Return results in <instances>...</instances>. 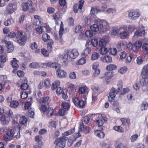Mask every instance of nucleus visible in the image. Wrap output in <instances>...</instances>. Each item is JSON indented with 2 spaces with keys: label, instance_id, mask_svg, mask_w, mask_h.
<instances>
[{
  "label": "nucleus",
  "instance_id": "f257e3e1",
  "mask_svg": "<svg viewBox=\"0 0 148 148\" xmlns=\"http://www.w3.org/2000/svg\"><path fill=\"white\" fill-rule=\"evenodd\" d=\"M18 128L19 131L15 137H14L15 133L14 129L13 128H9L4 136V140L6 141H8L12 139L16 140L18 138H19L20 136V132L21 130V127L20 126L18 125Z\"/></svg>",
  "mask_w": 148,
  "mask_h": 148
},
{
  "label": "nucleus",
  "instance_id": "f03ea898",
  "mask_svg": "<svg viewBox=\"0 0 148 148\" xmlns=\"http://www.w3.org/2000/svg\"><path fill=\"white\" fill-rule=\"evenodd\" d=\"M79 55V53L75 49H73L72 50H69L67 51L66 54H64L63 58L66 60H70L71 59H75Z\"/></svg>",
  "mask_w": 148,
  "mask_h": 148
},
{
  "label": "nucleus",
  "instance_id": "7ed1b4c3",
  "mask_svg": "<svg viewBox=\"0 0 148 148\" xmlns=\"http://www.w3.org/2000/svg\"><path fill=\"white\" fill-rule=\"evenodd\" d=\"M16 38L17 39V42L21 46H23L27 39V37L26 35H23L22 31H18L16 34Z\"/></svg>",
  "mask_w": 148,
  "mask_h": 148
},
{
  "label": "nucleus",
  "instance_id": "20e7f679",
  "mask_svg": "<svg viewBox=\"0 0 148 148\" xmlns=\"http://www.w3.org/2000/svg\"><path fill=\"white\" fill-rule=\"evenodd\" d=\"M66 138L63 136L56 139L54 142L56 145L55 148H64L66 143Z\"/></svg>",
  "mask_w": 148,
  "mask_h": 148
},
{
  "label": "nucleus",
  "instance_id": "39448f33",
  "mask_svg": "<svg viewBox=\"0 0 148 148\" xmlns=\"http://www.w3.org/2000/svg\"><path fill=\"white\" fill-rule=\"evenodd\" d=\"M32 2L31 1H28L26 2L23 3L21 6L23 10L24 11H26L28 10V12L29 13L33 12L35 11V8L32 7Z\"/></svg>",
  "mask_w": 148,
  "mask_h": 148
},
{
  "label": "nucleus",
  "instance_id": "423d86ee",
  "mask_svg": "<svg viewBox=\"0 0 148 148\" xmlns=\"http://www.w3.org/2000/svg\"><path fill=\"white\" fill-rule=\"evenodd\" d=\"M120 90V88H118L116 89L114 87H112L110 90L108 99L109 101L111 102L114 101V98L115 97L116 95Z\"/></svg>",
  "mask_w": 148,
  "mask_h": 148
},
{
  "label": "nucleus",
  "instance_id": "0eeeda50",
  "mask_svg": "<svg viewBox=\"0 0 148 148\" xmlns=\"http://www.w3.org/2000/svg\"><path fill=\"white\" fill-rule=\"evenodd\" d=\"M140 16L139 12L136 10H131L129 12L128 18L132 20L138 19Z\"/></svg>",
  "mask_w": 148,
  "mask_h": 148
},
{
  "label": "nucleus",
  "instance_id": "6e6552de",
  "mask_svg": "<svg viewBox=\"0 0 148 148\" xmlns=\"http://www.w3.org/2000/svg\"><path fill=\"white\" fill-rule=\"evenodd\" d=\"M99 24L100 27L101 32H103L108 28V23L104 20H98Z\"/></svg>",
  "mask_w": 148,
  "mask_h": 148
},
{
  "label": "nucleus",
  "instance_id": "1a4fd4ad",
  "mask_svg": "<svg viewBox=\"0 0 148 148\" xmlns=\"http://www.w3.org/2000/svg\"><path fill=\"white\" fill-rule=\"evenodd\" d=\"M84 1L83 0H80L79 1V4H75L73 7L74 12L77 13L78 9L81 10L84 5Z\"/></svg>",
  "mask_w": 148,
  "mask_h": 148
},
{
  "label": "nucleus",
  "instance_id": "9d476101",
  "mask_svg": "<svg viewBox=\"0 0 148 148\" xmlns=\"http://www.w3.org/2000/svg\"><path fill=\"white\" fill-rule=\"evenodd\" d=\"M0 120L2 124L4 125L8 124L10 120V118L7 116L2 115L0 117Z\"/></svg>",
  "mask_w": 148,
  "mask_h": 148
},
{
  "label": "nucleus",
  "instance_id": "9b49d317",
  "mask_svg": "<svg viewBox=\"0 0 148 148\" xmlns=\"http://www.w3.org/2000/svg\"><path fill=\"white\" fill-rule=\"evenodd\" d=\"M16 9L15 5L12 3L10 4L7 7L6 12L8 14H11L14 12V10Z\"/></svg>",
  "mask_w": 148,
  "mask_h": 148
},
{
  "label": "nucleus",
  "instance_id": "f8f14e48",
  "mask_svg": "<svg viewBox=\"0 0 148 148\" xmlns=\"http://www.w3.org/2000/svg\"><path fill=\"white\" fill-rule=\"evenodd\" d=\"M5 42L7 47V51L8 53L12 52L14 50V47L13 43L10 41L5 40Z\"/></svg>",
  "mask_w": 148,
  "mask_h": 148
},
{
  "label": "nucleus",
  "instance_id": "ddd939ff",
  "mask_svg": "<svg viewBox=\"0 0 148 148\" xmlns=\"http://www.w3.org/2000/svg\"><path fill=\"white\" fill-rule=\"evenodd\" d=\"M56 73L57 77L59 78H62L66 77V73L64 71L61 70L60 67L57 69Z\"/></svg>",
  "mask_w": 148,
  "mask_h": 148
},
{
  "label": "nucleus",
  "instance_id": "4468645a",
  "mask_svg": "<svg viewBox=\"0 0 148 148\" xmlns=\"http://www.w3.org/2000/svg\"><path fill=\"white\" fill-rule=\"evenodd\" d=\"M90 28L92 31L95 32H97L99 31L101 32L100 27L98 21H97L96 24H95L90 27Z\"/></svg>",
  "mask_w": 148,
  "mask_h": 148
},
{
  "label": "nucleus",
  "instance_id": "2eb2a0df",
  "mask_svg": "<svg viewBox=\"0 0 148 148\" xmlns=\"http://www.w3.org/2000/svg\"><path fill=\"white\" fill-rule=\"evenodd\" d=\"M39 101L42 104H47L50 101V99L48 96L40 98Z\"/></svg>",
  "mask_w": 148,
  "mask_h": 148
},
{
  "label": "nucleus",
  "instance_id": "dca6fc26",
  "mask_svg": "<svg viewBox=\"0 0 148 148\" xmlns=\"http://www.w3.org/2000/svg\"><path fill=\"white\" fill-rule=\"evenodd\" d=\"M100 59L102 61L106 63H110L112 61V58L108 56H106L104 57H101Z\"/></svg>",
  "mask_w": 148,
  "mask_h": 148
},
{
  "label": "nucleus",
  "instance_id": "f3484780",
  "mask_svg": "<svg viewBox=\"0 0 148 148\" xmlns=\"http://www.w3.org/2000/svg\"><path fill=\"white\" fill-rule=\"evenodd\" d=\"M145 31L143 29H141L136 31L134 33V36L137 37L144 36Z\"/></svg>",
  "mask_w": 148,
  "mask_h": 148
},
{
  "label": "nucleus",
  "instance_id": "a211bd4d",
  "mask_svg": "<svg viewBox=\"0 0 148 148\" xmlns=\"http://www.w3.org/2000/svg\"><path fill=\"white\" fill-rule=\"evenodd\" d=\"M46 66L48 67H50L52 68H55V69H58L60 67V64L58 63H51L49 62L46 64Z\"/></svg>",
  "mask_w": 148,
  "mask_h": 148
},
{
  "label": "nucleus",
  "instance_id": "6ab92c4d",
  "mask_svg": "<svg viewBox=\"0 0 148 148\" xmlns=\"http://www.w3.org/2000/svg\"><path fill=\"white\" fill-rule=\"evenodd\" d=\"M53 43V41L52 40H49L48 42L47 46V48L48 51L49 53L51 52L52 51V45Z\"/></svg>",
  "mask_w": 148,
  "mask_h": 148
},
{
  "label": "nucleus",
  "instance_id": "aec40b11",
  "mask_svg": "<svg viewBox=\"0 0 148 148\" xmlns=\"http://www.w3.org/2000/svg\"><path fill=\"white\" fill-rule=\"evenodd\" d=\"M95 134L97 137L100 138H103L105 136V134L102 131L97 130L95 132Z\"/></svg>",
  "mask_w": 148,
  "mask_h": 148
},
{
  "label": "nucleus",
  "instance_id": "412c9836",
  "mask_svg": "<svg viewBox=\"0 0 148 148\" xmlns=\"http://www.w3.org/2000/svg\"><path fill=\"white\" fill-rule=\"evenodd\" d=\"M135 27L132 25H129L126 27L125 30L128 33H131L135 29Z\"/></svg>",
  "mask_w": 148,
  "mask_h": 148
},
{
  "label": "nucleus",
  "instance_id": "4be33fe9",
  "mask_svg": "<svg viewBox=\"0 0 148 148\" xmlns=\"http://www.w3.org/2000/svg\"><path fill=\"white\" fill-rule=\"evenodd\" d=\"M18 62V61L16 60V58H13L11 63V65L13 68L17 69L18 67V65L17 63V62Z\"/></svg>",
  "mask_w": 148,
  "mask_h": 148
},
{
  "label": "nucleus",
  "instance_id": "5701e85b",
  "mask_svg": "<svg viewBox=\"0 0 148 148\" xmlns=\"http://www.w3.org/2000/svg\"><path fill=\"white\" fill-rule=\"evenodd\" d=\"M100 12L99 8L97 7H94L91 8L90 13L92 14H94Z\"/></svg>",
  "mask_w": 148,
  "mask_h": 148
},
{
  "label": "nucleus",
  "instance_id": "b1692460",
  "mask_svg": "<svg viewBox=\"0 0 148 148\" xmlns=\"http://www.w3.org/2000/svg\"><path fill=\"white\" fill-rule=\"evenodd\" d=\"M122 122V125H124L126 124L128 125L130 123V121L129 119H125V118H122L120 119Z\"/></svg>",
  "mask_w": 148,
  "mask_h": 148
},
{
  "label": "nucleus",
  "instance_id": "393cba45",
  "mask_svg": "<svg viewBox=\"0 0 148 148\" xmlns=\"http://www.w3.org/2000/svg\"><path fill=\"white\" fill-rule=\"evenodd\" d=\"M142 45V43L140 41L137 40L136 41L134 44V46L136 48L135 50H137L138 51V49L141 47Z\"/></svg>",
  "mask_w": 148,
  "mask_h": 148
},
{
  "label": "nucleus",
  "instance_id": "a878e982",
  "mask_svg": "<svg viewBox=\"0 0 148 148\" xmlns=\"http://www.w3.org/2000/svg\"><path fill=\"white\" fill-rule=\"evenodd\" d=\"M119 36L121 39H125L128 36V35L126 31H123L120 33Z\"/></svg>",
  "mask_w": 148,
  "mask_h": 148
},
{
  "label": "nucleus",
  "instance_id": "bb28decb",
  "mask_svg": "<svg viewBox=\"0 0 148 148\" xmlns=\"http://www.w3.org/2000/svg\"><path fill=\"white\" fill-rule=\"evenodd\" d=\"M60 82L59 81L57 80L55 81L52 84L51 87L52 89L53 90H55L59 86H60Z\"/></svg>",
  "mask_w": 148,
  "mask_h": 148
},
{
  "label": "nucleus",
  "instance_id": "cd10ccee",
  "mask_svg": "<svg viewBox=\"0 0 148 148\" xmlns=\"http://www.w3.org/2000/svg\"><path fill=\"white\" fill-rule=\"evenodd\" d=\"M112 73L111 72H106L105 73V77H100L99 78L101 79L103 78L105 79H107V80H109L112 77Z\"/></svg>",
  "mask_w": 148,
  "mask_h": 148
},
{
  "label": "nucleus",
  "instance_id": "c85d7f7f",
  "mask_svg": "<svg viewBox=\"0 0 148 148\" xmlns=\"http://www.w3.org/2000/svg\"><path fill=\"white\" fill-rule=\"evenodd\" d=\"M87 88L86 87H82L79 89L78 92L80 94H82L87 92Z\"/></svg>",
  "mask_w": 148,
  "mask_h": 148
},
{
  "label": "nucleus",
  "instance_id": "c756f323",
  "mask_svg": "<svg viewBox=\"0 0 148 148\" xmlns=\"http://www.w3.org/2000/svg\"><path fill=\"white\" fill-rule=\"evenodd\" d=\"M14 22L13 20L11 18L8 19L5 21L4 22V24L5 26H8Z\"/></svg>",
  "mask_w": 148,
  "mask_h": 148
},
{
  "label": "nucleus",
  "instance_id": "7c9ffc66",
  "mask_svg": "<svg viewBox=\"0 0 148 148\" xmlns=\"http://www.w3.org/2000/svg\"><path fill=\"white\" fill-rule=\"evenodd\" d=\"M18 106V103L16 101H12L10 104V106L12 108H16Z\"/></svg>",
  "mask_w": 148,
  "mask_h": 148
},
{
  "label": "nucleus",
  "instance_id": "2f4dec72",
  "mask_svg": "<svg viewBox=\"0 0 148 148\" xmlns=\"http://www.w3.org/2000/svg\"><path fill=\"white\" fill-rule=\"evenodd\" d=\"M107 43V42L105 39H101L99 41V45L101 47H104Z\"/></svg>",
  "mask_w": 148,
  "mask_h": 148
},
{
  "label": "nucleus",
  "instance_id": "473e14b6",
  "mask_svg": "<svg viewBox=\"0 0 148 148\" xmlns=\"http://www.w3.org/2000/svg\"><path fill=\"white\" fill-rule=\"evenodd\" d=\"M53 109L52 108H49L45 112L47 115L48 117L51 116L53 115Z\"/></svg>",
  "mask_w": 148,
  "mask_h": 148
},
{
  "label": "nucleus",
  "instance_id": "72a5a7b5",
  "mask_svg": "<svg viewBox=\"0 0 148 148\" xmlns=\"http://www.w3.org/2000/svg\"><path fill=\"white\" fill-rule=\"evenodd\" d=\"M127 48L130 50L133 51L135 52H136L138 51L137 50H134L133 49V45L130 42H129L127 45Z\"/></svg>",
  "mask_w": 148,
  "mask_h": 148
},
{
  "label": "nucleus",
  "instance_id": "f704fd0d",
  "mask_svg": "<svg viewBox=\"0 0 148 148\" xmlns=\"http://www.w3.org/2000/svg\"><path fill=\"white\" fill-rule=\"evenodd\" d=\"M106 69L108 71H112L114 70L116 68V66L114 64H109L106 67Z\"/></svg>",
  "mask_w": 148,
  "mask_h": 148
},
{
  "label": "nucleus",
  "instance_id": "c9c22d12",
  "mask_svg": "<svg viewBox=\"0 0 148 148\" xmlns=\"http://www.w3.org/2000/svg\"><path fill=\"white\" fill-rule=\"evenodd\" d=\"M90 51V49L89 47L86 48L82 52V54L84 56H87Z\"/></svg>",
  "mask_w": 148,
  "mask_h": 148
},
{
  "label": "nucleus",
  "instance_id": "e433bc0d",
  "mask_svg": "<svg viewBox=\"0 0 148 148\" xmlns=\"http://www.w3.org/2000/svg\"><path fill=\"white\" fill-rule=\"evenodd\" d=\"M29 66L32 68L37 69L40 67V66L38 63L35 62L30 63Z\"/></svg>",
  "mask_w": 148,
  "mask_h": 148
},
{
  "label": "nucleus",
  "instance_id": "4c0bfd02",
  "mask_svg": "<svg viewBox=\"0 0 148 148\" xmlns=\"http://www.w3.org/2000/svg\"><path fill=\"white\" fill-rule=\"evenodd\" d=\"M99 53L97 52H94L92 54L91 57L92 60H95L97 59L99 57Z\"/></svg>",
  "mask_w": 148,
  "mask_h": 148
},
{
  "label": "nucleus",
  "instance_id": "58836bf2",
  "mask_svg": "<svg viewBox=\"0 0 148 148\" xmlns=\"http://www.w3.org/2000/svg\"><path fill=\"white\" fill-rule=\"evenodd\" d=\"M42 40L44 42H46L48 40H49L50 36L47 33H44L42 35Z\"/></svg>",
  "mask_w": 148,
  "mask_h": 148
},
{
  "label": "nucleus",
  "instance_id": "ea45409f",
  "mask_svg": "<svg viewBox=\"0 0 148 148\" xmlns=\"http://www.w3.org/2000/svg\"><path fill=\"white\" fill-rule=\"evenodd\" d=\"M99 51L100 53L102 55H103L107 53L108 49L106 47H102L99 49Z\"/></svg>",
  "mask_w": 148,
  "mask_h": 148
},
{
  "label": "nucleus",
  "instance_id": "a19ab883",
  "mask_svg": "<svg viewBox=\"0 0 148 148\" xmlns=\"http://www.w3.org/2000/svg\"><path fill=\"white\" fill-rule=\"evenodd\" d=\"M109 52L110 53L111 55L115 56L116 55L117 53V49L115 48H110L109 49Z\"/></svg>",
  "mask_w": 148,
  "mask_h": 148
},
{
  "label": "nucleus",
  "instance_id": "79ce46f5",
  "mask_svg": "<svg viewBox=\"0 0 148 148\" xmlns=\"http://www.w3.org/2000/svg\"><path fill=\"white\" fill-rule=\"evenodd\" d=\"M35 140L38 142L37 143V145H39L40 146H43V143L40 140V138L39 136H37L35 137Z\"/></svg>",
  "mask_w": 148,
  "mask_h": 148
},
{
  "label": "nucleus",
  "instance_id": "37998d69",
  "mask_svg": "<svg viewBox=\"0 0 148 148\" xmlns=\"http://www.w3.org/2000/svg\"><path fill=\"white\" fill-rule=\"evenodd\" d=\"M27 119L24 116H22L20 117L19 122L22 125H24L27 122Z\"/></svg>",
  "mask_w": 148,
  "mask_h": 148
},
{
  "label": "nucleus",
  "instance_id": "c03bdc74",
  "mask_svg": "<svg viewBox=\"0 0 148 148\" xmlns=\"http://www.w3.org/2000/svg\"><path fill=\"white\" fill-rule=\"evenodd\" d=\"M85 35L88 37H91L93 36V33L92 31L87 30L85 32Z\"/></svg>",
  "mask_w": 148,
  "mask_h": 148
},
{
  "label": "nucleus",
  "instance_id": "a18cd8bd",
  "mask_svg": "<svg viewBox=\"0 0 148 148\" xmlns=\"http://www.w3.org/2000/svg\"><path fill=\"white\" fill-rule=\"evenodd\" d=\"M96 123L99 127H102L101 130H102L104 128L103 127H102L103 123L101 119H99L96 121Z\"/></svg>",
  "mask_w": 148,
  "mask_h": 148
},
{
  "label": "nucleus",
  "instance_id": "49530a36",
  "mask_svg": "<svg viewBox=\"0 0 148 148\" xmlns=\"http://www.w3.org/2000/svg\"><path fill=\"white\" fill-rule=\"evenodd\" d=\"M80 100V99H79L78 98L75 97L73 99V102L75 106L78 107Z\"/></svg>",
  "mask_w": 148,
  "mask_h": 148
},
{
  "label": "nucleus",
  "instance_id": "de8ad7c7",
  "mask_svg": "<svg viewBox=\"0 0 148 148\" xmlns=\"http://www.w3.org/2000/svg\"><path fill=\"white\" fill-rule=\"evenodd\" d=\"M75 131V129L74 128L73 129H71L70 130L64 132L63 134L65 136H68L72 133H73Z\"/></svg>",
  "mask_w": 148,
  "mask_h": 148
},
{
  "label": "nucleus",
  "instance_id": "09e8293b",
  "mask_svg": "<svg viewBox=\"0 0 148 148\" xmlns=\"http://www.w3.org/2000/svg\"><path fill=\"white\" fill-rule=\"evenodd\" d=\"M62 108L65 110H68L70 108V106L68 103H62Z\"/></svg>",
  "mask_w": 148,
  "mask_h": 148
},
{
  "label": "nucleus",
  "instance_id": "8fccbe9b",
  "mask_svg": "<svg viewBox=\"0 0 148 148\" xmlns=\"http://www.w3.org/2000/svg\"><path fill=\"white\" fill-rule=\"evenodd\" d=\"M44 84L46 88H49L50 86V80L49 79H46L44 81Z\"/></svg>",
  "mask_w": 148,
  "mask_h": 148
},
{
  "label": "nucleus",
  "instance_id": "3c124183",
  "mask_svg": "<svg viewBox=\"0 0 148 148\" xmlns=\"http://www.w3.org/2000/svg\"><path fill=\"white\" fill-rule=\"evenodd\" d=\"M100 73V70L99 69L95 70L92 75L93 77V78L97 77L99 75Z\"/></svg>",
  "mask_w": 148,
  "mask_h": 148
},
{
  "label": "nucleus",
  "instance_id": "603ef678",
  "mask_svg": "<svg viewBox=\"0 0 148 148\" xmlns=\"http://www.w3.org/2000/svg\"><path fill=\"white\" fill-rule=\"evenodd\" d=\"M86 60L84 58H82L79 60L77 62V64L78 65H82L85 63Z\"/></svg>",
  "mask_w": 148,
  "mask_h": 148
},
{
  "label": "nucleus",
  "instance_id": "864d4df0",
  "mask_svg": "<svg viewBox=\"0 0 148 148\" xmlns=\"http://www.w3.org/2000/svg\"><path fill=\"white\" fill-rule=\"evenodd\" d=\"M113 128L114 130L118 131L120 132H122L123 131V129L120 126H115Z\"/></svg>",
  "mask_w": 148,
  "mask_h": 148
},
{
  "label": "nucleus",
  "instance_id": "5fc2aeb1",
  "mask_svg": "<svg viewBox=\"0 0 148 148\" xmlns=\"http://www.w3.org/2000/svg\"><path fill=\"white\" fill-rule=\"evenodd\" d=\"M68 25L70 26H73L74 25V20L71 17L68 20Z\"/></svg>",
  "mask_w": 148,
  "mask_h": 148
},
{
  "label": "nucleus",
  "instance_id": "6e6d98bb",
  "mask_svg": "<svg viewBox=\"0 0 148 148\" xmlns=\"http://www.w3.org/2000/svg\"><path fill=\"white\" fill-rule=\"evenodd\" d=\"M124 44L123 41H119L117 43V47L119 49L124 48Z\"/></svg>",
  "mask_w": 148,
  "mask_h": 148
},
{
  "label": "nucleus",
  "instance_id": "4d7b16f0",
  "mask_svg": "<svg viewBox=\"0 0 148 148\" xmlns=\"http://www.w3.org/2000/svg\"><path fill=\"white\" fill-rule=\"evenodd\" d=\"M127 70V68L125 67H121L119 70V72L121 74H123L125 73Z\"/></svg>",
  "mask_w": 148,
  "mask_h": 148
},
{
  "label": "nucleus",
  "instance_id": "13d9d810",
  "mask_svg": "<svg viewBox=\"0 0 148 148\" xmlns=\"http://www.w3.org/2000/svg\"><path fill=\"white\" fill-rule=\"evenodd\" d=\"M82 31V27L80 25H77L76 26L75 30V32L76 33L80 32Z\"/></svg>",
  "mask_w": 148,
  "mask_h": 148
},
{
  "label": "nucleus",
  "instance_id": "bf43d9fd",
  "mask_svg": "<svg viewBox=\"0 0 148 148\" xmlns=\"http://www.w3.org/2000/svg\"><path fill=\"white\" fill-rule=\"evenodd\" d=\"M84 125L83 123H81L80 124V126L79 128L78 132V133L77 134V135L76 136V137L77 138H78L79 136V132H81L82 130V128H83L84 129Z\"/></svg>",
  "mask_w": 148,
  "mask_h": 148
},
{
  "label": "nucleus",
  "instance_id": "052dcab7",
  "mask_svg": "<svg viewBox=\"0 0 148 148\" xmlns=\"http://www.w3.org/2000/svg\"><path fill=\"white\" fill-rule=\"evenodd\" d=\"M148 104L146 102H143L142 104L141 110H147L148 107Z\"/></svg>",
  "mask_w": 148,
  "mask_h": 148
},
{
  "label": "nucleus",
  "instance_id": "680f3d73",
  "mask_svg": "<svg viewBox=\"0 0 148 148\" xmlns=\"http://www.w3.org/2000/svg\"><path fill=\"white\" fill-rule=\"evenodd\" d=\"M43 27H38L36 29V31L38 34H41L43 32Z\"/></svg>",
  "mask_w": 148,
  "mask_h": 148
},
{
  "label": "nucleus",
  "instance_id": "e2e57ef3",
  "mask_svg": "<svg viewBox=\"0 0 148 148\" xmlns=\"http://www.w3.org/2000/svg\"><path fill=\"white\" fill-rule=\"evenodd\" d=\"M119 32V29L118 27H115L113 29L112 34L114 35H116Z\"/></svg>",
  "mask_w": 148,
  "mask_h": 148
},
{
  "label": "nucleus",
  "instance_id": "0e129e2a",
  "mask_svg": "<svg viewBox=\"0 0 148 148\" xmlns=\"http://www.w3.org/2000/svg\"><path fill=\"white\" fill-rule=\"evenodd\" d=\"M106 12L109 14L111 13L112 14H115L116 11L114 8H109L107 10Z\"/></svg>",
  "mask_w": 148,
  "mask_h": 148
},
{
  "label": "nucleus",
  "instance_id": "69168bd1",
  "mask_svg": "<svg viewBox=\"0 0 148 148\" xmlns=\"http://www.w3.org/2000/svg\"><path fill=\"white\" fill-rule=\"evenodd\" d=\"M28 116L32 118H33L34 117V112L31 110L30 109L28 110V112L27 113Z\"/></svg>",
  "mask_w": 148,
  "mask_h": 148
},
{
  "label": "nucleus",
  "instance_id": "338daca9",
  "mask_svg": "<svg viewBox=\"0 0 148 148\" xmlns=\"http://www.w3.org/2000/svg\"><path fill=\"white\" fill-rule=\"evenodd\" d=\"M21 87L23 90H25L28 88V85L27 83H23L21 85Z\"/></svg>",
  "mask_w": 148,
  "mask_h": 148
},
{
  "label": "nucleus",
  "instance_id": "774afa93",
  "mask_svg": "<svg viewBox=\"0 0 148 148\" xmlns=\"http://www.w3.org/2000/svg\"><path fill=\"white\" fill-rule=\"evenodd\" d=\"M20 96L22 99H25L27 98L28 97V94L25 92L21 93Z\"/></svg>",
  "mask_w": 148,
  "mask_h": 148
}]
</instances>
